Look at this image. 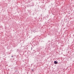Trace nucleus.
Here are the masks:
<instances>
[{"label":"nucleus","instance_id":"obj_1","mask_svg":"<svg viewBox=\"0 0 74 74\" xmlns=\"http://www.w3.org/2000/svg\"><path fill=\"white\" fill-rule=\"evenodd\" d=\"M54 63L55 64H57L58 63V62L57 61H54Z\"/></svg>","mask_w":74,"mask_h":74},{"label":"nucleus","instance_id":"obj_2","mask_svg":"<svg viewBox=\"0 0 74 74\" xmlns=\"http://www.w3.org/2000/svg\"><path fill=\"white\" fill-rule=\"evenodd\" d=\"M15 73H16V74H18L19 73V72L17 70H16V71H15Z\"/></svg>","mask_w":74,"mask_h":74},{"label":"nucleus","instance_id":"obj_3","mask_svg":"<svg viewBox=\"0 0 74 74\" xmlns=\"http://www.w3.org/2000/svg\"><path fill=\"white\" fill-rule=\"evenodd\" d=\"M26 48H27V49H28V48H29V45H27L26 47H25Z\"/></svg>","mask_w":74,"mask_h":74},{"label":"nucleus","instance_id":"obj_4","mask_svg":"<svg viewBox=\"0 0 74 74\" xmlns=\"http://www.w3.org/2000/svg\"><path fill=\"white\" fill-rule=\"evenodd\" d=\"M31 70H32V71H34V69H31Z\"/></svg>","mask_w":74,"mask_h":74},{"label":"nucleus","instance_id":"obj_5","mask_svg":"<svg viewBox=\"0 0 74 74\" xmlns=\"http://www.w3.org/2000/svg\"><path fill=\"white\" fill-rule=\"evenodd\" d=\"M38 44V43L37 44H36V45H37Z\"/></svg>","mask_w":74,"mask_h":74},{"label":"nucleus","instance_id":"obj_6","mask_svg":"<svg viewBox=\"0 0 74 74\" xmlns=\"http://www.w3.org/2000/svg\"><path fill=\"white\" fill-rule=\"evenodd\" d=\"M32 48H33L32 47H31V50H32Z\"/></svg>","mask_w":74,"mask_h":74},{"label":"nucleus","instance_id":"obj_7","mask_svg":"<svg viewBox=\"0 0 74 74\" xmlns=\"http://www.w3.org/2000/svg\"><path fill=\"white\" fill-rule=\"evenodd\" d=\"M13 57H14V56H12V58Z\"/></svg>","mask_w":74,"mask_h":74},{"label":"nucleus","instance_id":"obj_8","mask_svg":"<svg viewBox=\"0 0 74 74\" xmlns=\"http://www.w3.org/2000/svg\"><path fill=\"white\" fill-rule=\"evenodd\" d=\"M34 51H35V50H34Z\"/></svg>","mask_w":74,"mask_h":74},{"label":"nucleus","instance_id":"obj_9","mask_svg":"<svg viewBox=\"0 0 74 74\" xmlns=\"http://www.w3.org/2000/svg\"><path fill=\"white\" fill-rule=\"evenodd\" d=\"M41 16H42V14H41Z\"/></svg>","mask_w":74,"mask_h":74}]
</instances>
